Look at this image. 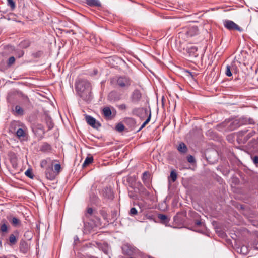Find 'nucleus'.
Instances as JSON below:
<instances>
[{
    "instance_id": "18",
    "label": "nucleus",
    "mask_w": 258,
    "mask_h": 258,
    "mask_svg": "<svg viewBox=\"0 0 258 258\" xmlns=\"http://www.w3.org/2000/svg\"><path fill=\"white\" fill-rule=\"evenodd\" d=\"M16 136L19 139H24L26 136L25 130L23 128H19L16 132Z\"/></svg>"
},
{
    "instance_id": "43",
    "label": "nucleus",
    "mask_w": 258,
    "mask_h": 258,
    "mask_svg": "<svg viewBox=\"0 0 258 258\" xmlns=\"http://www.w3.org/2000/svg\"><path fill=\"white\" fill-rule=\"evenodd\" d=\"M87 213L91 215L93 213V209L91 208H88L87 209Z\"/></svg>"
},
{
    "instance_id": "48",
    "label": "nucleus",
    "mask_w": 258,
    "mask_h": 258,
    "mask_svg": "<svg viewBox=\"0 0 258 258\" xmlns=\"http://www.w3.org/2000/svg\"><path fill=\"white\" fill-rule=\"evenodd\" d=\"M13 166L15 168L16 167V165L15 164H13Z\"/></svg>"
},
{
    "instance_id": "24",
    "label": "nucleus",
    "mask_w": 258,
    "mask_h": 258,
    "mask_svg": "<svg viewBox=\"0 0 258 258\" xmlns=\"http://www.w3.org/2000/svg\"><path fill=\"white\" fill-rule=\"evenodd\" d=\"M116 107L119 111H125L128 108V106L125 103H121L116 105Z\"/></svg>"
},
{
    "instance_id": "19",
    "label": "nucleus",
    "mask_w": 258,
    "mask_h": 258,
    "mask_svg": "<svg viewBox=\"0 0 258 258\" xmlns=\"http://www.w3.org/2000/svg\"><path fill=\"white\" fill-rule=\"evenodd\" d=\"M103 114L105 118H109L112 114L111 110L109 107H104L103 110Z\"/></svg>"
},
{
    "instance_id": "2",
    "label": "nucleus",
    "mask_w": 258,
    "mask_h": 258,
    "mask_svg": "<svg viewBox=\"0 0 258 258\" xmlns=\"http://www.w3.org/2000/svg\"><path fill=\"white\" fill-rule=\"evenodd\" d=\"M131 84V79L127 77H119L117 80V84L121 88H127Z\"/></svg>"
},
{
    "instance_id": "35",
    "label": "nucleus",
    "mask_w": 258,
    "mask_h": 258,
    "mask_svg": "<svg viewBox=\"0 0 258 258\" xmlns=\"http://www.w3.org/2000/svg\"><path fill=\"white\" fill-rule=\"evenodd\" d=\"M15 61V58L13 56L10 57L8 60L7 64L8 66H11L14 64Z\"/></svg>"
},
{
    "instance_id": "5",
    "label": "nucleus",
    "mask_w": 258,
    "mask_h": 258,
    "mask_svg": "<svg viewBox=\"0 0 258 258\" xmlns=\"http://www.w3.org/2000/svg\"><path fill=\"white\" fill-rule=\"evenodd\" d=\"M107 98L111 102H117L121 99V94L116 91H112L108 94Z\"/></svg>"
},
{
    "instance_id": "45",
    "label": "nucleus",
    "mask_w": 258,
    "mask_h": 258,
    "mask_svg": "<svg viewBox=\"0 0 258 258\" xmlns=\"http://www.w3.org/2000/svg\"><path fill=\"white\" fill-rule=\"evenodd\" d=\"M248 131L247 130H242L241 131H240L239 132V134H241L242 135H244V134H245Z\"/></svg>"
},
{
    "instance_id": "33",
    "label": "nucleus",
    "mask_w": 258,
    "mask_h": 258,
    "mask_svg": "<svg viewBox=\"0 0 258 258\" xmlns=\"http://www.w3.org/2000/svg\"><path fill=\"white\" fill-rule=\"evenodd\" d=\"M7 1L8 5L11 7L12 10L15 9L16 7V5L15 3L13 1V0H7Z\"/></svg>"
},
{
    "instance_id": "29",
    "label": "nucleus",
    "mask_w": 258,
    "mask_h": 258,
    "mask_svg": "<svg viewBox=\"0 0 258 258\" xmlns=\"http://www.w3.org/2000/svg\"><path fill=\"white\" fill-rule=\"evenodd\" d=\"M115 128L118 132H121L124 130V126L122 123H119L116 125Z\"/></svg>"
},
{
    "instance_id": "52",
    "label": "nucleus",
    "mask_w": 258,
    "mask_h": 258,
    "mask_svg": "<svg viewBox=\"0 0 258 258\" xmlns=\"http://www.w3.org/2000/svg\"><path fill=\"white\" fill-rule=\"evenodd\" d=\"M130 197H133V194L130 195Z\"/></svg>"
},
{
    "instance_id": "22",
    "label": "nucleus",
    "mask_w": 258,
    "mask_h": 258,
    "mask_svg": "<svg viewBox=\"0 0 258 258\" xmlns=\"http://www.w3.org/2000/svg\"><path fill=\"white\" fill-rule=\"evenodd\" d=\"M158 217L164 224H167L169 222V219L165 215L159 214Z\"/></svg>"
},
{
    "instance_id": "16",
    "label": "nucleus",
    "mask_w": 258,
    "mask_h": 258,
    "mask_svg": "<svg viewBox=\"0 0 258 258\" xmlns=\"http://www.w3.org/2000/svg\"><path fill=\"white\" fill-rule=\"evenodd\" d=\"M29 245L28 243L24 241H21L20 244V250L23 253H26L29 250Z\"/></svg>"
},
{
    "instance_id": "9",
    "label": "nucleus",
    "mask_w": 258,
    "mask_h": 258,
    "mask_svg": "<svg viewBox=\"0 0 258 258\" xmlns=\"http://www.w3.org/2000/svg\"><path fill=\"white\" fill-rule=\"evenodd\" d=\"M187 38L191 37L199 34V30L197 26H192L189 28L185 32Z\"/></svg>"
},
{
    "instance_id": "49",
    "label": "nucleus",
    "mask_w": 258,
    "mask_h": 258,
    "mask_svg": "<svg viewBox=\"0 0 258 258\" xmlns=\"http://www.w3.org/2000/svg\"><path fill=\"white\" fill-rule=\"evenodd\" d=\"M213 153H214V154H215V155H216V154H217V153H216V152L215 151H213Z\"/></svg>"
},
{
    "instance_id": "27",
    "label": "nucleus",
    "mask_w": 258,
    "mask_h": 258,
    "mask_svg": "<svg viewBox=\"0 0 258 258\" xmlns=\"http://www.w3.org/2000/svg\"><path fill=\"white\" fill-rule=\"evenodd\" d=\"M46 122L48 126V129L51 130L53 127V123L52 122V120L51 118L49 117H47L46 119Z\"/></svg>"
},
{
    "instance_id": "28",
    "label": "nucleus",
    "mask_w": 258,
    "mask_h": 258,
    "mask_svg": "<svg viewBox=\"0 0 258 258\" xmlns=\"http://www.w3.org/2000/svg\"><path fill=\"white\" fill-rule=\"evenodd\" d=\"M151 112H150L149 113V116L147 118V119L145 120V121L142 124V125L141 126V127H140V128L138 130V131H140V130H141L142 128H143L148 123V122L150 121V119H151Z\"/></svg>"
},
{
    "instance_id": "17",
    "label": "nucleus",
    "mask_w": 258,
    "mask_h": 258,
    "mask_svg": "<svg viewBox=\"0 0 258 258\" xmlns=\"http://www.w3.org/2000/svg\"><path fill=\"white\" fill-rule=\"evenodd\" d=\"M198 48L195 46H191L187 48V52L189 54L190 56L197 57L198 55V54L197 53Z\"/></svg>"
},
{
    "instance_id": "34",
    "label": "nucleus",
    "mask_w": 258,
    "mask_h": 258,
    "mask_svg": "<svg viewBox=\"0 0 258 258\" xmlns=\"http://www.w3.org/2000/svg\"><path fill=\"white\" fill-rule=\"evenodd\" d=\"M225 74L228 77H230L232 75V74L231 71L230 66L229 65H227L226 66Z\"/></svg>"
},
{
    "instance_id": "41",
    "label": "nucleus",
    "mask_w": 258,
    "mask_h": 258,
    "mask_svg": "<svg viewBox=\"0 0 258 258\" xmlns=\"http://www.w3.org/2000/svg\"><path fill=\"white\" fill-rule=\"evenodd\" d=\"M195 225L197 226H204V224L201 221L197 220L195 221Z\"/></svg>"
},
{
    "instance_id": "7",
    "label": "nucleus",
    "mask_w": 258,
    "mask_h": 258,
    "mask_svg": "<svg viewBox=\"0 0 258 258\" xmlns=\"http://www.w3.org/2000/svg\"><path fill=\"white\" fill-rule=\"evenodd\" d=\"M86 120L87 123L93 128H98L101 126V124L99 122H97L96 119L91 116H86Z\"/></svg>"
},
{
    "instance_id": "38",
    "label": "nucleus",
    "mask_w": 258,
    "mask_h": 258,
    "mask_svg": "<svg viewBox=\"0 0 258 258\" xmlns=\"http://www.w3.org/2000/svg\"><path fill=\"white\" fill-rule=\"evenodd\" d=\"M187 159L188 162L190 163H194L195 162V159L194 157L191 155H189L187 157Z\"/></svg>"
},
{
    "instance_id": "12",
    "label": "nucleus",
    "mask_w": 258,
    "mask_h": 258,
    "mask_svg": "<svg viewBox=\"0 0 258 258\" xmlns=\"http://www.w3.org/2000/svg\"><path fill=\"white\" fill-rule=\"evenodd\" d=\"M103 197L106 199L112 200L114 196L111 189L109 187H106L102 190Z\"/></svg>"
},
{
    "instance_id": "26",
    "label": "nucleus",
    "mask_w": 258,
    "mask_h": 258,
    "mask_svg": "<svg viewBox=\"0 0 258 258\" xmlns=\"http://www.w3.org/2000/svg\"><path fill=\"white\" fill-rule=\"evenodd\" d=\"M93 160V158L92 156L87 157L85 159V160L83 164V167H85V166L88 165L89 164H90L92 162Z\"/></svg>"
},
{
    "instance_id": "23",
    "label": "nucleus",
    "mask_w": 258,
    "mask_h": 258,
    "mask_svg": "<svg viewBox=\"0 0 258 258\" xmlns=\"http://www.w3.org/2000/svg\"><path fill=\"white\" fill-rule=\"evenodd\" d=\"M50 149H51L50 145L47 143H43L40 148V150L43 152H47V151H50Z\"/></svg>"
},
{
    "instance_id": "30",
    "label": "nucleus",
    "mask_w": 258,
    "mask_h": 258,
    "mask_svg": "<svg viewBox=\"0 0 258 258\" xmlns=\"http://www.w3.org/2000/svg\"><path fill=\"white\" fill-rule=\"evenodd\" d=\"M25 174L26 175V176L29 177L31 179H33L34 177V175L32 172L31 169H27L25 171Z\"/></svg>"
},
{
    "instance_id": "51",
    "label": "nucleus",
    "mask_w": 258,
    "mask_h": 258,
    "mask_svg": "<svg viewBox=\"0 0 258 258\" xmlns=\"http://www.w3.org/2000/svg\"><path fill=\"white\" fill-rule=\"evenodd\" d=\"M130 197H133V194L130 195Z\"/></svg>"
},
{
    "instance_id": "21",
    "label": "nucleus",
    "mask_w": 258,
    "mask_h": 258,
    "mask_svg": "<svg viewBox=\"0 0 258 258\" xmlns=\"http://www.w3.org/2000/svg\"><path fill=\"white\" fill-rule=\"evenodd\" d=\"M86 3L90 6H100L101 4L98 0H86Z\"/></svg>"
},
{
    "instance_id": "6",
    "label": "nucleus",
    "mask_w": 258,
    "mask_h": 258,
    "mask_svg": "<svg viewBox=\"0 0 258 258\" xmlns=\"http://www.w3.org/2000/svg\"><path fill=\"white\" fill-rule=\"evenodd\" d=\"M10 226L8 222L3 219L0 222V234L3 236L7 233L9 231Z\"/></svg>"
},
{
    "instance_id": "36",
    "label": "nucleus",
    "mask_w": 258,
    "mask_h": 258,
    "mask_svg": "<svg viewBox=\"0 0 258 258\" xmlns=\"http://www.w3.org/2000/svg\"><path fill=\"white\" fill-rule=\"evenodd\" d=\"M138 213V211L135 208H132L130 211V214L131 215H135Z\"/></svg>"
},
{
    "instance_id": "11",
    "label": "nucleus",
    "mask_w": 258,
    "mask_h": 258,
    "mask_svg": "<svg viewBox=\"0 0 258 258\" xmlns=\"http://www.w3.org/2000/svg\"><path fill=\"white\" fill-rule=\"evenodd\" d=\"M132 114L137 115L140 117H142L141 114H145L147 115L148 114V110L143 108H135L132 110Z\"/></svg>"
},
{
    "instance_id": "37",
    "label": "nucleus",
    "mask_w": 258,
    "mask_h": 258,
    "mask_svg": "<svg viewBox=\"0 0 258 258\" xmlns=\"http://www.w3.org/2000/svg\"><path fill=\"white\" fill-rule=\"evenodd\" d=\"M13 124H15L16 125H18V126H21L23 128H26L25 125L23 123H21L19 121H14L13 122H12V125Z\"/></svg>"
},
{
    "instance_id": "1",
    "label": "nucleus",
    "mask_w": 258,
    "mask_h": 258,
    "mask_svg": "<svg viewBox=\"0 0 258 258\" xmlns=\"http://www.w3.org/2000/svg\"><path fill=\"white\" fill-rule=\"evenodd\" d=\"M75 88L78 95L84 101L89 102L92 98L91 83L87 80L81 79L76 81Z\"/></svg>"
},
{
    "instance_id": "39",
    "label": "nucleus",
    "mask_w": 258,
    "mask_h": 258,
    "mask_svg": "<svg viewBox=\"0 0 258 258\" xmlns=\"http://www.w3.org/2000/svg\"><path fill=\"white\" fill-rule=\"evenodd\" d=\"M60 169L61 166L59 164H56L54 165V170L55 171L57 172V173H58L60 172Z\"/></svg>"
},
{
    "instance_id": "14",
    "label": "nucleus",
    "mask_w": 258,
    "mask_h": 258,
    "mask_svg": "<svg viewBox=\"0 0 258 258\" xmlns=\"http://www.w3.org/2000/svg\"><path fill=\"white\" fill-rule=\"evenodd\" d=\"M124 123L131 129H134L136 126V122L135 120L131 117H126L124 120Z\"/></svg>"
},
{
    "instance_id": "13",
    "label": "nucleus",
    "mask_w": 258,
    "mask_h": 258,
    "mask_svg": "<svg viewBox=\"0 0 258 258\" xmlns=\"http://www.w3.org/2000/svg\"><path fill=\"white\" fill-rule=\"evenodd\" d=\"M46 177L47 179L50 180H53L55 177V175L53 171L52 165L46 168L45 171Z\"/></svg>"
},
{
    "instance_id": "3",
    "label": "nucleus",
    "mask_w": 258,
    "mask_h": 258,
    "mask_svg": "<svg viewBox=\"0 0 258 258\" xmlns=\"http://www.w3.org/2000/svg\"><path fill=\"white\" fill-rule=\"evenodd\" d=\"M223 24L224 27L228 30H236L239 32L242 31V29L232 21L225 20L223 21Z\"/></svg>"
},
{
    "instance_id": "32",
    "label": "nucleus",
    "mask_w": 258,
    "mask_h": 258,
    "mask_svg": "<svg viewBox=\"0 0 258 258\" xmlns=\"http://www.w3.org/2000/svg\"><path fill=\"white\" fill-rule=\"evenodd\" d=\"M170 178L173 182H175L177 179V174L174 171H172L170 173Z\"/></svg>"
},
{
    "instance_id": "20",
    "label": "nucleus",
    "mask_w": 258,
    "mask_h": 258,
    "mask_svg": "<svg viewBox=\"0 0 258 258\" xmlns=\"http://www.w3.org/2000/svg\"><path fill=\"white\" fill-rule=\"evenodd\" d=\"M177 149L180 152L182 153H185L187 151L186 146L183 142H181L179 144L177 147Z\"/></svg>"
},
{
    "instance_id": "4",
    "label": "nucleus",
    "mask_w": 258,
    "mask_h": 258,
    "mask_svg": "<svg viewBox=\"0 0 258 258\" xmlns=\"http://www.w3.org/2000/svg\"><path fill=\"white\" fill-rule=\"evenodd\" d=\"M142 98V93L138 89H135L132 93L130 96V100L134 104H137L141 100Z\"/></svg>"
},
{
    "instance_id": "44",
    "label": "nucleus",
    "mask_w": 258,
    "mask_h": 258,
    "mask_svg": "<svg viewBox=\"0 0 258 258\" xmlns=\"http://www.w3.org/2000/svg\"><path fill=\"white\" fill-rule=\"evenodd\" d=\"M253 162L255 164L258 163V156H254L253 158Z\"/></svg>"
},
{
    "instance_id": "25",
    "label": "nucleus",
    "mask_w": 258,
    "mask_h": 258,
    "mask_svg": "<svg viewBox=\"0 0 258 258\" xmlns=\"http://www.w3.org/2000/svg\"><path fill=\"white\" fill-rule=\"evenodd\" d=\"M30 45V42L28 40H24L19 44V46L22 48H26Z\"/></svg>"
},
{
    "instance_id": "40",
    "label": "nucleus",
    "mask_w": 258,
    "mask_h": 258,
    "mask_svg": "<svg viewBox=\"0 0 258 258\" xmlns=\"http://www.w3.org/2000/svg\"><path fill=\"white\" fill-rule=\"evenodd\" d=\"M47 164V160H43L41 162L40 166L41 167L44 168L46 166Z\"/></svg>"
},
{
    "instance_id": "46",
    "label": "nucleus",
    "mask_w": 258,
    "mask_h": 258,
    "mask_svg": "<svg viewBox=\"0 0 258 258\" xmlns=\"http://www.w3.org/2000/svg\"><path fill=\"white\" fill-rule=\"evenodd\" d=\"M24 55V52L23 51H20L19 54V57L22 56Z\"/></svg>"
},
{
    "instance_id": "42",
    "label": "nucleus",
    "mask_w": 258,
    "mask_h": 258,
    "mask_svg": "<svg viewBox=\"0 0 258 258\" xmlns=\"http://www.w3.org/2000/svg\"><path fill=\"white\" fill-rule=\"evenodd\" d=\"M255 133V132L253 130L251 131L248 134V138L251 137L252 136H253Z\"/></svg>"
},
{
    "instance_id": "15",
    "label": "nucleus",
    "mask_w": 258,
    "mask_h": 258,
    "mask_svg": "<svg viewBox=\"0 0 258 258\" xmlns=\"http://www.w3.org/2000/svg\"><path fill=\"white\" fill-rule=\"evenodd\" d=\"M13 114L15 116H22L24 114L23 109L19 105H16L15 109L12 110Z\"/></svg>"
},
{
    "instance_id": "31",
    "label": "nucleus",
    "mask_w": 258,
    "mask_h": 258,
    "mask_svg": "<svg viewBox=\"0 0 258 258\" xmlns=\"http://www.w3.org/2000/svg\"><path fill=\"white\" fill-rule=\"evenodd\" d=\"M242 123H244V124H254V121L252 118L243 119L242 121Z\"/></svg>"
},
{
    "instance_id": "8",
    "label": "nucleus",
    "mask_w": 258,
    "mask_h": 258,
    "mask_svg": "<svg viewBox=\"0 0 258 258\" xmlns=\"http://www.w3.org/2000/svg\"><path fill=\"white\" fill-rule=\"evenodd\" d=\"M19 232L17 230L15 231L13 233L11 234L9 237V244L10 245H13L16 244Z\"/></svg>"
},
{
    "instance_id": "10",
    "label": "nucleus",
    "mask_w": 258,
    "mask_h": 258,
    "mask_svg": "<svg viewBox=\"0 0 258 258\" xmlns=\"http://www.w3.org/2000/svg\"><path fill=\"white\" fill-rule=\"evenodd\" d=\"M7 219L14 227H19L21 226V222L17 217L9 216L7 217Z\"/></svg>"
},
{
    "instance_id": "47",
    "label": "nucleus",
    "mask_w": 258,
    "mask_h": 258,
    "mask_svg": "<svg viewBox=\"0 0 258 258\" xmlns=\"http://www.w3.org/2000/svg\"><path fill=\"white\" fill-rule=\"evenodd\" d=\"M78 239H79V238H78V237L77 236H75V238H74V240H75V241H76V240H78Z\"/></svg>"
},
{
    "instance_id": "50",
    "label": "nucleus",
    "mask_w": 258,
    "mask_h": 258,
    "mask_svg": "<svg viewBox=\"0 0 258 258\" xmlns=\"http://www.w3.org/2000/svg\"><path fill=\"white\" fill-rule=\"evenodd\" d=\"M146 173H147V172H145L143 173V175H146Z\"/></svg>"
}]
</instances>
